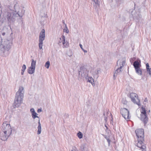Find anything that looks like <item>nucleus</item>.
I'll return each mask as SVG.
<instances>
[{"label": "nucleus", "instance_id": "f257e3e1", "mask_svg": "<svg viewBox=\"0 0 151 151\" xmlns=\"http://www.w3.org/2000/svg\"><path fill=\"white\" fill-rule=\"evenodd\" d=\"M1 41L0 45V55L6 56L8 55L9 50L12 45V33L6 27H4L1 32Z\"/></svg>", "mask_w": 151, "mask_h": 151}, {"label": "nucleus", "instance_id": "f03ea898", "mask_svg": "<svg viewBox=\"0 0 151 151\" xmlns=\"http://www.w3.org/2000/svg\"><path fill=\"white\" fill-rule=\"evenodd\" d=\"M15 11L7 7L3 13V16L4 19L7 20L9 24H12L15 21L17 17H22L24 14L25 10L22 9L19 10L20 8L17 4H16L14 6Z\"/></svg>", "mask_w": 151, "mask_h": 151}, {"label": "nucleus", "instance_id": "7ed1b4c3", "mask_svg": "<svg viewBox=\"0 0 151 151\" xmlns=\"http://www.w3.org/2000/svg\"><path fill=\"white\" fill-rule=\"evenodd\" d=\"M12 131L10 124L6 122H4L2 125L0 133L1 139L3 141L6 140L11 134Z\"/></svg>", "mask_w": 151, "mask_h": 151}, {"label": "nucleus", "instance_id": "20e7f679", "mask_svg": "<svg viewBox=\"0 0 151 151\" xmlns=\"http://www.w3.org/2000/svg\"><path fill=\"white\" fill-rule=\"evenodd\" d=\"M24 93V88L22 86H20L15 97L13 104L14 108L19 107L22 103Z\"/></svg>", "mask_w": 151, "mask_h": 151}, {"label": "nucleus", "instance_id": "39448f33", "mask_svg": "<svg viewBox=\"0 0 151 151\" xmlns=\"http://www.w3.org/2000/svg\"><path fill=\"white\" fill-rule=\"evenodd\" d=\"M135 132L137 138V146L142 149V151H145L146 146L144 145L143 143V142L144 141L143 129H137L135 130Z\"/></svg>", "mask_w": 151, "mask_h": 151}, {"label": "nucleus", "instance_id": "423d86ee", "mask_svg": "<svg viewBox=\"0 0 151 151\" xmlns=\"http://www.w3.org/2000/svg\"><path fill=\"white\" fill-rule=\"evenodd\" d=\"M126 62V59L125 58L119 60L117 63V66L118 68L115 70L113 75L114 78L115 79L117 75L121 73L122 70V68L123 67Z\"/></svg>", "mask_w": 151, "mask_h": 151}, {"label": "nucleus", "instance_id": "0eeeda50", "mask_svg": "<svg viewBox=\"0 0 151 151\" xmlns=\"http://www.w3.org/2000/svg\"><path fill=\"white\" fill-rule=\"evenodd\" d=\"M130 97L131 101L134 103L137 104L139 106H141L140 100L138 98L137 95L134 93H132L130 94Z\"/></svg>", "mask_w": 151, "mask_h": 151}, {"label": "nucleus", "instance_id": "6e6552de", "mask_svg": "<svg viewBox=\"0 0 151 151\" xmlns=\"http://www.w3.org/2000/svg\"><path fill=\"white\" fill-rule=\"evenodd\" d=\"M88 70L84 67H82L81 68V70L79 71V75L82 78H85L87 79L88 77Z\"/></svg>", "mask_w": 151, "mask_h": 151}, {"label": "nucleus", "instance_id": "1a4fd4ad", "mask_svg": "<svg viewBox=\"0 0 151 151\" xmlns=\"http://www.w3.org/2000/svg\"><path fill=\"white\" fill-rule=\"evenodd\" d=\"M37 113L35 112L34 113L32 114V116L33 119H35L36 118H37L38 119V125L37 127V134H41L42 129H41V124L40 123V119L39 117L37 116Z\"/></svg>", "mask_w": 151, "mask_h": 151}, {"label": "nucleus", "instance_id": "9d476101", "mask_svg": "<svg viewBox=\"0 0 151 151\" xmlns=\"http://www.w3.org/2000/svg\"><path fill=\"white\" fill-rule=\"evenodd\" d=\"M36 63V61L35 60L33 59H32V60L31 66L29 67L27 69V71L29 74H32L34 73L35 72Z\"/></svg>", "mask_w": 151, "mask_h": 151}, {"label": "nucleus", "instance_id": "9b49d317", "mask_svg": "<svg viewBox=\"0 0 151 151\" xmlns=\"http://www.w3.org/2000/svg\"><path fill=\"white\" fill-rule=\"evenodd\" d=\"M120 113L123 117L126 119H129V112L126 108H122L120 110Z\"/></svg>", "mask_w": 151, "mask_h": 151}, {"label": "nucleus", "instance_id": "f8f14e48", "mask_svg": "<svg viewBox=\"0 0 151 151\" xmlns=\"http://www.w3.org/2000/svg\"><path fill=\"white\" fill-rule=\"evenodd\" d=\"M60 41L59 43L62 42L63 45V47H68L69 45V43L67 41H65V37L63 35L60 38Z\"/></svg>", "mask_w": 151, "mask_h": 151}, {"label": "nucleus", "instance_id": "ddd939ff", "mask_svg": "<svg viewBox=\"0 0 151 151\" xmlns=\"http://www.w3.org/2000/svg\"><path fill=\"white\" fill-rule=\"evenodd\" d=\"M45 32L44 29H43L40 32L39 37V40L43 41L45 39Z\"/></svg>", "mask_w": 151, "mask_h": 151}, {"label": "nucleus", "instance_id": "4468645a", "mask_svg": "<svg viewBox=\"0 0 151 151\" xmlns=\"http://www.w3.org/2000/svg\"><path fill=\"white\" fill-rule=\"evenodd\" d=\"M140 119L144 124H146L147 122L148 118L146 114H141Z\"/></svg>", "mask_w": 151, "mask_h": 151}, {"label": "nucleus", "instance_id": "2eb2a0df", "mask_svg": "<svg viewBox=\"0 0 151 151\" xmlns=\"http://www.w3.org/2000/svg\"><path fill=\"white\" fill-rule=\"evenodd\" d=\"M86 144L83 143L80 146L79 148V150L81 151H88L85 150V149H86Z\"/></svg>", "mask_w": 151, "mask_h": 151}, {"label": "nucleus", "instance_id": "dca6fc26", "mask_svg": "<svg viewBox=\"0 0 151 151\" xmlns=\"http://www.w3.org/2000/svg\"><path fill=\"white\" fill-rule=\"evenodd\" d=\"M133 65L135 69L140 68L141 66L140 63L137 61L134 62Z\"/></svg>", "mask_w": 151, "mask_h": 151}, {"label": "nucleus", "instance_id": "f3484780", "mask_svg": "<svg viewBox=\"0 0 151 151\" xmlns=\"http://www.w3.org/2000/svg\"><path fill=\"white\" fill-rule=\"evenodd\" d=\"M135 71L136 73L139 75H141L142 74V72L141 69L140 68L135 69Z\"/></svg>", "mask_w": 151, "mask_h": 151}, {"label": "nucleus", "instance_id": "a211bd4d", "mask_svg": "<svg viewBox=\"0 0 151 151\" xmlns=\"http://www.w3.org/2000/svg\"><path fill=\"white\" fill-rule=\"evenodd\" d=\"M86 79L87 80V81L88 82L90 83H92L94 81L92 77H89L88 76L87 79Z\"/></svg>", "mask_w": 151, "mask_h": 151}, {"label": "nucleus", "instance_id": "6ab92c4d", "mask_svg": "<svg viewBox=\"0 0 151 151\" xmlns=\"http://www.w3.org/2000/svg\"><path fill=\"white\" fill-rule=\"evenodd\" d=\"M94 2L95 5L96 7L99 6V3L98 0H92Z\"/></svg>", "mask_w": 151, "mask_h": 151}, {"label": "nucleus", "instance_id": "aec40b11", "mask_svg": "<svg viewBox=\"0 0 151 151\" xmlns=\"http://www.w3.org/2000/svg\"><path fill=\"white\" fill-rule=\"evenodd\" d=\"M43 41L39 40V46L40 49H42V47Z\"/></svg>", "mask_w": 151, "mask_h": 151}, {"label": "nucleus", "instance_id": "412c9836", "mask_svg": "<svg viewBox=\"0 0 151 151\" xmlns=\"http://www.w3.org/2000/svg\"><path fill=\"white\" fill-rule=\"evenodd\" d=\"M77 135L80 139L82 138L83 137V134L82 132H79L78 133Z\"/></svg>", "mask_w": 151, "mask_h": 151}, {"label": "nucleus", "instance_id": "4be33fe9", "mask_svg": "<svg viewBox=\"0 0 151 151\" xmlns=\"http://www.w3.org/2000/svg\"><path fill=\"white\" fill-rule=\"evenodd\" d=\"M50 65V63L49 61H48L45 64V66L46 67V68H47L48 69Z\"/></svg>", "mask_w": 151, "mask_h": 151}, {"label": "nucleus", "instance_id": "5701e85b", "mask_svg": "<svg viewBox=\"0 0 151 151\" xmlns=\"http://www.w3.org/2000/svg\"><path fill=\"white\" fill-rule=\"evenodd\" d=\"M122 102L124 104H127V101L125 99L123 98L122 100Z\"/></svg>", "mask_w": 151, "mask_h": 151}, {"label": "nucleus", "instance_id": "b1692460", "mask_svg": "<svg viewBox=\"0 0 151 151\" xmlns=\"http://www.w3.org/2000/svg\"><path fill=\"white\" fill-rule=\"evenodd\" d=\"M65 27L66 29H64V31L65 32H65L67 33H68L69 32V31L68 27H67L66 24H65Z\"/></svg>", "mask_w": 151, "mask_h": 151}, {"label": "nucleus", "instance_id": "393cba45", "mask_svg": "<svg viewBox=\"0 0 151 151\" xmlns=\"http://www.w3.org/2000/svg\"><path fill=\"white\" fill-rule=\"evenodd\" d=\"M1 4H0V21L2 22H3L4 21V20L3 19H1Z\"/></svg>", "mask_w": 151, "mask_h": 151}, {"label": "nucleus", "instance_id": "a878e982", "mask_svg": "<svg viewBox=\"0 0 151 151\" xmlns=\"http://www.w3.org/2000/svg\"><path fill=\"white\" fill-rule=\"evenodd\" d=\"M79 45L81 48L84 52L86 53L87 52V50H85L84 49H83V47L82 45L81 44H80Z\"/></svg>", "mask_w": 151, "mask_h": 151}, {"label": "nucleus", "instance_id": "bb28decb", "mask_svg": "<svg viewBox=\"0 0 151 151\" xmlns=\"http://www.w3.org/2000/svg\"><path fill=\"white\" fill-rule=\"evenodd\" d=\"M142 110H141V114H146L145 109L142 108Z\"/></svg>", "mask_w": 151, "mask_h": 151}, {"label": "nucleus", "instance_id": "cd10ccee", "mask_svg": "<svg viewBox=\"0 0 151 151\" xmlns=\"http://www.w3.org/2000/svg\"><path fill=\"white\" fill-rule=\"evenodd\" d=\"M26 68V66L25 65H23L22 67V68L21 70L25 71V70Z\"/></svg>", "mask_w": 151, "mask_h": 151}, {"label": "nucleus", "instance_id": "c85d7f7f", "mask_svg": "<svg viewBox=\"0 0 151 151\" xmlns=\"http://www.w3.org/2000/svg\"><path fill=\"white\" fill-rule=\"evenodd\" d=\"M71 151H78L76 147L75 146H73L72 148V150Z\"/></svg>", "mask_w": 151, "mask_h": 151}, {"label": "nucleus", "instance_id": "c756f323", "mask_svg": "<svg viewBox=\"0 0 151 151\" xmlns=\"http://www.w3.org/2000/svg\"><path fill=\"white\" fill-rule=\"evenodd\" d=\"M116 3L120 4L122 2V0H115Z\"/></svg>", "mask_w": 151, "mask_h": 151}, {"label": "nucleus", "instance_id": "7c9ffc66", "mask_svg": "<svg viewBox=\"0 0 151 151\" xmlns=\"http://www.w3.org/2000/svg\"><path fill=\"white\" fill-rule=\"evenodd\" d=\"M146 69H147V71L148 70H149V69H150V66H149V64L148 63H147L146 64Z\"/></svg>", "mask_w": 151, "mask_h": 151}, {"label": "nucleus", "instance_id": "2f4dec72", "mask_svg": "<svg viewBox=\"0 0 151 151\" xmlns=\"http://www.w3.org/2000/svg\"><path fill=\"white\" fill-rule=\"evenodd\" d=\"M30 111L32 114L35 112L34 109L33 108H31L30 109Z\"/></svg>", "mask_w": 151, "mask_h": 151}, {"label": "nucleus", "instance_id": "473e14b6", "mask_svg": "<svg viewBox=\"0 0 151 151\" xmlns=\"http://www.w3.org/2000/svg\"><path fill=\"white\" fill-rule=\"evenodd\" d=\"M147 72L149 74L150 76L151 77V68H150V69H149V70H148Z\"/></svg>", "mask_w": 151, "mask_h": 151}, {"label": "nucleus", "instance_id": "72a5a7b5", "mask_svg": "<svg viewBox=\"0 0 151 151\" xmlns=\"http://www.w3.org/2000/svg\"><path fill=\"white\" fill-rule=\"evenodd\" d=\"M107 141L108 143V145L109 146L110 145V142H111V140L110 139V138L109 139H108V140H107Z\"/></svg>", "mask_w": 151, "mask_h": 151}, {"label": "nucleus", "instance_id": "f704fd0d", "mask_svg": "<svg viewBox=\"0 0 151 151\" xmlns=\"http://www.w3.org/2000/svg\"><path fill=\"white\" fill-rule=\"evenodd\" d=\"M100 71L99 70H97L95 71V73L96 74H98L99 73Z\"/></svg>", "mask_w": 151, "mask_h": 151}, {"label": "nucleus", "instance_id": "c9c22d12", "mask_svg": "<svg viewBox=\"0 0 151 151\" xmlns=\"http://www.w3.org/2000/svg\"><path fill=\"white\" fill-rule=\"evenodd\" d=\"M103 136L105 137V138L107 140H108V139H109V137H107L105 135H103Z\"/></svg>", "mask_w": 151, "mask_h": 151}, {"label": "nucleus", "instance_id": "e433bc0d", "mask_svg": "<svg viewBox=\"0 0 151 151\" xmlns=\"http://www.w3.org/2000/svg\"><path fill=\"white\" fill-rule=\"evenodd\" d=\"M42 111L41 109H38L37 110V112L40 113Z\"/></svg>", "mask_w": 151, "mask_h": 151}, {"label": "nucleus", "instance_id": "4c0bfd02", "mask_svg": "<svg viewBox=\"0 0 151 151\" xmlns=\"http://www.w3.org/2000/svg\"><path fill=\"white\" fill-rule=\"evenodd\" d=\"M21 71H22V72L21 73V74L22 75H23L24 74V71H22V70H21Z\"/></svg>", "mask_w": 151, "mask_h": 151}, {"label": "nucleus", "instance_id": "58836bf2", "mask_svg": "<svg viewBox=\"0 0 151 151\" xmlns=\"http://www.w3.org/2000/svg\"><path fill=\"white\" fill-rule=\"evenodd\" d=\"M107 118L106 117H104V120L106 121H107Z\"/></svg>", "mask_w": 151, "mask_h": 151}, {"label": "nucleus", "instance_id": "ea45409f", "mask_svg": "<svg viewBox=\"0 0 151 151\" xmlns=\"http://www.w3.org/2000/svg\"><path fill=\"white\" fill-rule=\"evenodd\" d=\"M62 22L63 23V24H64L65 25V24H65V21H64V20H63V21H62Z\"/></svg>", "mask_w": 151, "mask_h": 151}, {"label": "nucleus", "instance_id": "a19ab883", "mask_svg": "<svg viewBox=\"0 0 151 151\" xmlns=\"http://www.w3.org/2000/svg\"><path fill=\"white\" fill-rule=\"evenodd\" d=\"M105 126L106 127V129H107L108 128L107 126H106V125H105Z\"/></svg>", "mask_w": 151, "mask_h": 151}, {"label": "nucleus", "instance_id": "79ce46f5", "mask_svg": "<svg viewBox=\"0 0 151 151\" xmlns=\"http://www.w3.org/2000/svg\"><path fill=\"white\" fill-rule=\"evenodd\" d=\"M103 115L104 116L105 115V114L104 113Z\"/></svg>", "mask_w": 151, "mask_h": 151}, {"label": "nucleus", "instance_id": "37998d69", "mask_svg": "<svg viewBox=\"0 0 151 151\" xmlns=\"http://www.w3.org/2000/svg\"><path fill=\"white\" fill-rule=\"evenodd\" d=\"M5 97V95H4V97Z\"/></svg>", "mask_w": 151, "mask_h": 151}, {"label": "nucleus", "instance_id": "c03bdc74", "mask_svg": "<svg viewBox=\"0 0 151 151\" xmlns=\"http://www.w3.org/2000/svg\"><path fill=\"white\" fill-rule=\"evenodd\" d=\"M131 60H132V59H130V61H131Z\"/></svg>", "mask_w": 151, "mask_h": 151}]
</instances>
